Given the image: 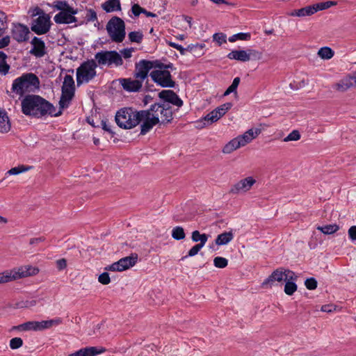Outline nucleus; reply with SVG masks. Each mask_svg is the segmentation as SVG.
<instances>
[{"label": "nucleus", "instance_id": "obj_1", "mask_svg": "<svg viewBox=\"0 0 356 356\" xmlns=\"http://www.w3.org/2000/svg\"><path fill=\"white\" fill-rule=\"evenodd\" d=\"M56 111L51 103L38 95H29L22 101V111L28 116L42 118L46 115L54 117L62 115L61 110L58 112Z\"/></svg>", "mask_w": 356, "mask_h": 356}, {"label": "nucleus", "instance_id": "obj_2", "mask_svg": "<svg viewBox=\"0 0 356 356\" xmlns=\"http://www.w3.org/2000/svg\"><path fill=\"white\" fill-rule=\"evenodd\" d=\"M40 87L39 78L33 73H24L16 78L12 84L11 92L23 97L26 92L34 91Z\"/></svg>", "mask_w": 356, "mask_h": 356}, {"label": "nucleus", "instance_id": "obj_3", "mask_svg": "<svg viewBox=\"0 0 356 356\" xmlns=\"http://www.w3.org/2000/svg\"><path fill=\"white\" fill-rule=\"evenodd\" d=\"M145 113L136 111L131 108H122L120 109L115 117L117 124L123 129H131L140 124L139 116H143Z\"/></svg>", "mask_w": 356, "mask_h": 356}, {"label": "nucleus", "instance_id": "obj_4", "mask_svg": "<svg viewBox=\"0 0 356 356\" xmlns=\"http://www.w3.org/2000/svg\"><path fill=\"white\" fill-rule=\"evenodd\" d=\"M38 272V268L30 266H21L12 270H5L0 273V284H5L23 277L34 275Z\"/></svg>", "mask_w": 356, "mask_h": 356}, {"label": "nucleus", "instance_id": "obj_5", "mask_svg": "<svg viewBox=\"0 0 356 356\" xmlns=\"http://www.w3.org/2000/svg\"><path fill=\"white\" fill-rule=\"evenodd\" d=\"M106 29L111 40L116 43L122 42L126 36L125 23L119 17L113 16L107 22Z\"/></svg>", "mask_w": 356, "mask_h": 356}, {"label": "nucleus", "instance_id": "obj_6", "mask_svg": "<svg viewBox=\"0 0 356 356\" xmlns=\"http://www.w3.org/2000/svg\"><path fill=\"white\" fill-rule=\"evenodd\" d=\"M97 63L93 59L83 62L76 69V84L78 86L87 83L97 75Z\"/></svg>", "mask_w": 356, "mask_h": 356}, {"label": "nucleus", "instance_id": "obj_7", "mask_svg": "<svg viewBox=\"0 0 356 356\" xmlns=\"http://www.w3.org/2000/svg\"><path fill=\"white\" fill-rule=\"evenodd\" d=\"M74 81L72 76L65 75L62 86V93L59 101V110L67 108L74 96Z\"/></svg>", "mask_w": 356, "mask_h": 356}, {"label": "nucleus", "instance_id": "obj_8", "mask_svg": "<svg viewBox=\"0 0 356 356\" xmlns=\"http://www.w3.org/2000/svg\"><path fill=\"white\" fill-rule=\"evenodd\" d=\"M95 60L97 66L107 65L108 66H121L123 64L122 56L116 51H100L95 54Z\"/></svg>", "mask_w": 356, "mask_h": 356}, {"label": "nucleus", "instance_id": "obj_9", "mask_svg": "<svg viewBox=\"0 0 356 356\" xmlns=\"http://www.w3.org/2000/svg\"><path fill=\"white\" fill-rule=\"evenodd\" d=\"M152 117L161 118V124H165L171 122L173 119L172 107L166 103H156L151 105L149 109Z\"/></svg>", "mask_w": 356, "mask_h": 356}, {"label": "nucleus", "instance_id": "obj_10", "mask_svg": "<svg viewBox=\"0 0 356 356\" xmlns=\"http://www.w3.org/2000/svg\"><path fill=\"white\" fill-rule=\"evenodd\" d=\"M149 76L155 83L163 88H174L175 86V82L172 80L169 70L154 68L150 72Z\"/></svg>", "mask_w": 356, "mask_h": 356}, {"label": "nucleus", "instance_id": "obj_11", "mask_svg": "<svg viewBox=\"0 0 356 356\" xmlns=\"http://www.w3.org/2000/svg\"><path fill=\"white\" fill-rule=\"evenodd\" d=\"M159 63H156L155 60H148L143 59L135 63V70L134 76L136 79H140L142 81H145L149 75L150 70H153L154 68L159 67Z\"/></svg>", "mask_w": 356, "mask_h": 356}, {"label": "nucleus", "instance_id": "obj_12", "mask_svg": "<svg viewBox=\"0 0 356 356\" xmlns=\"http://www.w3.org/2000/svg\"><path fill=\"white\" fill-rule=\"evenodd\" d=\"M51 25L50 17L46 14L33 19L31 24V29L37 35H43L49 32Z\"/></svg>", "mask_w": 356, "mask_h": 356}, {"label": "nucleus", "instance_id": "obj_13", "mask_svg": "<svg viewBox=\"0 0 356 356\" xmlns=\"http://www.w3.org/2000/svg\"><path fill=\"white\" fill-rule=\"evenodd\" d=\"M137 260L138 255L136 254H132L130 256L120 259L117 262H115L106 268V269L111 271H123L134 266L137 262Z\"/></svg>", "mask_w": 356, "mask_h": 356}, {"label": "nucleus", "instance_id": "obj_14", "mask_svg": "<svg viewBox=\"0 0 356 356\" xmlns=\"http://www.w3.org/2000/svg\"><path fill=\"white\" fill-rule=\"evenodd\" d=\"M140 112L145 113L143 116H139L140 123L143 122L140 125V134L145 135L149 132L152 127L160 122L157 117H152L150 111H140Z\"/></svg>", "mask_w": 356, "mask_h": 356}, {"label": "nucleus", "instance_id": "obj_15", "mask_svg": "<svg viewBox=\"0 0 356 356\" xmlns=\"http://www.w3.org/2000/svg\"><path fill=\"white\" fill-rule=\"evenodd\" d=\"M255 183L256 180L252 177H248L234 184L229 190V193L236 195L241 193H245L250 190Z\"/></svg>", "mask_w": 356, "mask_h": 356}, {"label": "nucleus", "instance_id": "obj_16", "mask_svg": "<svg viewBox=\"0 0 356 356\" xmlns=\"http://www.w3.org/2000/svg\"><path fill=\"white\" fill-rule=\"evenodd\" d=\"M78 13L77 9H74L70 7L63 12H59L54 16V21L56 24H71L77 22L76 18L74 17Z\"/></svg>", "mask_w": 356, "mask_h": 356}, {"label": "nucleus", "instance_id": "obj_17", "mask_svg": "<svg viewBox=\"0 0 356 356\" xmlns=\"http://www.w3.org/2000/svg\"><path fill=\"white\" fill-rule=\"evenodd\" d=\"M122 88L129 92H139L142 88L143 81L140 79L122 78L119 79Z\"/></svg>", "mask_w": 356, "mask_h": 356}, {"label": "nucleus", "instance_id": "obj_18", "mask_svg": "<svg viewBox=\"0 0 356 356\" xmlns=\"http://www.w3.org/2000/svg\"><path fill=\"white\" fill-rule=\"evenodd\" d=\"M30 33L29 28L22 24H14L12 29V36L19 42L26 41Z\"/></svg>", "mask_w": 356, "mask_h": 356}, {"label": "nucleus", "instance_id": "obj_19", "mask_svg": "<svg viewBox=\"0 0 356 356\" xmlns=\"http://www.w3.org/2000/svg\"><path fill=\"white\" fill-rule=\"evenodd\" d=\"M284 268H279L275 270L264 281L261 285L263 288H271L275 282L284 281Z\"/></svg>", "mask_w": 356, "mask_h": 356}, {"label": "nucleus", "instance_id": "obj_20", "mask_svg": "<svg viewBox=\"0 0 356 356\" xmlns=\"http://www.w3.org/2000/svg\"><path fill=\"white\" fill-rule=\"evenodd\" d=\"M159 97L165 101L164 103L168 104L170 103L178 107H181L183 105V101L173 90H163L159 93Z\"/></svg>", "mask_w": 356, "mask_h": 356}, {"label": "nucleus", "instance_id": "obj_21", "mask_svg": "<svg viewBox=\"0 0 356 356\" xmlns=\"http://www.w3.org/2000/svg\"><path fill=\"white\" fill-rule=\"evenodd\" d=\"M33 47L30 51L32 55L36 57H42L46 54L45 44L44 41L38 37H34L31 42Z\"/></svg>", "mask_w": 356, "mask_h": 356}, {"label": "nucleus", "instance_id": "obj_22", "mask_svg": "<svg viewBox=\"0 0 356 356\" xmlns=\"http://www.w3.org/2000/svg\"><path fill=\"white\" fill-rule=\"evenodd\" d=\"M356 86V72L352 75L347 76L344 79H341L337 84V89L338 90L344 92L350 88Z\"/></svg>", "mask_w": 356, "mask_h": 356}, {"label": "nucleus", "instance_id": "obj_23", "mask_svg": "<svg viewBox=\"0 0 356 356\" xmlns=\"http://www.w3.org/2000/svg\"><path fill=\"white\" fill-rule=\"evenodd\" d=\"M106 349L104 348H98L97 347L90 346L81 348L68 356H95L105 352Z\"/></svg>", "mask_w": 356, "mask_h": 356}, {"label": "nucleus", "instance_id": "obj_24", "mask_svg": "<svg viewBox=\"0 0 356 356\" xmlns=\"http://www.w3.org/2000/svg\"><path fill=\"white\" fill-rule=\"evenodd\" d=\"M261 132V130L259 128L250 129L243 135L238 136L237 138L241 141V143L243 144V146H245L246 144L250 143L253 139L257 138Z\"/></svg>", "mask_w": 356, "mask_h": 356}, {"label": "nucleus", "instance_id": "obj_25", "mask_svg": "<svg viewBox=\"0 0 356 356\" xmlns=\"http://www.w3.org/2000/svg\"><path fill=\"white\" fill-rule=\"evenodd\" d=\"M36 326V331L38 330H43L45 329H48L54 325H58L62 323V319L60 318H55L54 319L47 320V321H35Z\"/></svg>", "mask_w": 356, "mask_h": 356}, {"label": "nucleus", "instance_id": "obj_26", "mask_svg": "<svg viewBox=\"0 0 356 356\" xmlns=\"http://www.w3.org/2000/svg\"><path fill=\"white\" fill-rule=\"evenodd\" d=\"M102 8L106 13H113L122 10L120 0H106L102 4Z\"/></svg>", "mask_w": 356, "mask_h": 356}, {"label": "nucleus", "instance_id": "obj_27", "mask_svg": "<svg viewBox=\"0 0 356 356\" xmlns=\"http://www.w3.org/2000/svg\"><path fill=\"white\" fill-rule=\"evenodd\" d=\"M315 13H316V9L315 8L314 4L298 10H294L289 13V15L302 17L305 16H310Z\"/></svg>", "mask_w": 356, "mask_h": 356}, {"label": "nucleus", "instance_id": "obj_28", "mask_svg": "<svg viewBox=\"0 0 356 356\" xmlns=\"http://www.w3.org/2000/svg\"><path fill=\"white\" fill-rule=\"evenodd\" d=\"M227 57L230 60H236L241 62L249 61V57L245 50H232Z\"/></svg>", "mask_w": 356, "mask_h": 356}, {"label": "nucleus", "instance_id": "obj_29", "mask_svg": "<svg viewBox=\"0 0 356 356\" xmlns=\"http://www.w3.org/2000/svg\"><path fill=\"white\" fill-rule=\"evenodd\" d=\"M11 127L9 118L3 109H0V132L7 133Z\"/></svg>", "mask_w": 356, "mask_h": 356}, {"label": "nucleus", "instance_id": "obj_30", "mask_svg": "<svg viewBox=\"0 0 356 356\" xmlns=\"http://www.w3.org/2000/svg\"><path fill=\"white\" fill-rule=\"evenodd\" d=\"M234 238V234L232 231L225 232L216 237L215 243L218 245H224L229 243Z\"/></svg>", "mask_w": 356, "mask_h": 356}, {"label": "nucleus", "instance_id": "obj_31", "mask_svg": "<svg viewBox=\"0 0 356 356\" xmlns=\"http://www.w3.org/2000/svg\"><path fill=\"white\" fill-rule=\"evenodd\" d=\"M241 147H243V144L241 143V141H239L236 137L230 140L224 146L222 149V152L225 154H230L233 151L240 148Z\"/></svg>", "mask_w": 356, "mask_h": 356}, {"label": "nucleus", "instance_id": "obj_32", "mask_svg": "<svg viewBox=\"0 0 356 356\" xmlns=\"http://www.w3.org/2000/svg\"><path fill=\"white\" fill-rule=\"evenodd\" d=\"M208 238L209 236L207 234H200V232L197 230L193 231L192 232L191 239L193 242L200 241V243H198V245L204 246L208 240Z\"/></svg>", "mask_w": 356, "mask_h": 356}, {"label": "nucleus", "instance_id": "obj_33", "mask_svg": "<svg viewBox=\"0 0 356 356\" xmlns=\"http://www.w3.org/2000/svg\"><path fill=\"white\" fill-rule=\"evenodd\" d=\"M316 229L326 235L332 234L339 229V226L337 224H330L324 226H318Z\"/></svg>", "mask_w": 356, "mask_h": 356}, {"label": "nucleus", "instance_id": "obj_34", "mask_svg": "<svg viewBox=\"0 0 356 356\" xmlns=\"http://www.w3.org/2000/svg\"><path fill=\"white\" fill-rule=\"evenodd\" d=\"M8 26L7 15L5 13L0 10V37L6 33Z\"/></svg>", "mask_w": 356, "mask_h": 356}, {"label": "nucleus", "instance_id": "obj_35", "mask_svg": "<svg viewBox=\"0 0 356 356\" xmlns=\"http://www.w3.org/2000/svg\"><path fill=\"white\" fill-rule=\"evenodd\" d=\"M334 51L328 47H321L318 51V55L321 58L326 60L332 58L334 56Z\"/></svg>", "mask_w": 356, "mask_h": 356}, {"label": "nucleus", "instance_id": "obj_36", "mask_svg": "<svg viewBox=\"0 0 356 356\" xmlns=\"http://www.w3.org/2000/svg\"><path fill=\"white\" fill-rule=\"evenodd\" d=\"M7 56L3 51H0V73L6 75L10 69L9 65L6 63Z\"/></svg>", "mask_w": 356, "mask_h": 356}, {"label": "nucleus", "instance_id": "obj_37", "mask_svg": "<svg viewBox=\"0 0 356 356\" xmlns=\"http://www.w3.org/2000/svg\"><path fill=\"white\" fill-rule=\"evenodd\" d=\"M172 237L177 241L185 238L186 234L182 227L177 226L172 230Z\"/></svg>", "mask_w": 356, "mask_h": 356}, {"label": "nucleus", "instance_id": "obj_38", "mask_svg": "<svg viewBox=\"0 0 356 356\" xmlns=\"http://www.w3.org/2000/svg\"><path fill=\"white\" fill-rule=\"evenodd\" d=\"M35 321H28L26 323H22L17 326H15L13 329H17L19 330H35L36 331V326L35 325Z\"/></svg>", "mask_w": 356, "mask_h": 356}, {"label": "nucleus", "instance_id": "obj_39", "mask_svg": "<svg viewBox=\"0 0 356 356\" xmlns=\"http://www.w3.org/2000/svg\"><path fill=\"white\" fill-rule=\"evenodd\" d=\"M129 40L131 42L140 44L143 38V34L140 31H131L128 34Z\"/></svg>", "mask_w": 356, "mask_h": 356}, {"label": "nucleus", "instance_id": "obj_40", "mask_svg": "<svg viewBox=\"0 0 356 356\" xmlns=\"http://www.w3.org/2000/svg\"><path fill=\"white\" fill-rule=\"evenodd\" d=\"M250 39V33H238L234 34L229 38V41L230 42H234L237 40H248Z\"/></svg>", "mask_w": 356, "mask_h": 356}, {"label": "nucleus", "instance_id": "obj_41", "mask_svg": "<svg viewBox=\"0 0 356 356\" xmlns=\"http://www.w3.org/2000/svg\"><path fill=\"white\" fill-rule=\"evenodd\" d=\"M32 168L31 166H24V165H18L17 167H15V168H12L10 170H9L8 172H7V174L8 175H18V174H20L22 172H26L27 170H29V169Z\"/></svg>", "mask_w": 356, "mask_h": 356}, {"label": "nucleus", "instance_id": "obj_42", "mask_svg": "<svg viewBox=\"0 0 356 356\" xmlns=\"http://www.w3.org/2000/svg\"><path fill=\"white\" fill-rule=\"evenodd\" d=\"M297 288L295 282H286L284 291L288 296H292L297 291Z\"/></svg>", "mask_w": 356, "mask_h": 356}, {"label": "nucleus", "instance_id": "obj_43", "mask_svg": "<svg viewBox=\"0 0 356 356\" xmlns=\"http://www.w3.org/2000/svg\"><path fill=\"white\" fill-rule=\"evenodd\" d=\"M233 104L231 102H227L225 104H223L220 105V106L215 108L216 111L218 113V114L220 115V117H222L232 107Z\"/></svg>", "mask_w": 356, "mask_h": 356}, {"label": "nucleus", "instance_id": "obj_44", "mask_svg": "<svg viewBox=\"0 0 356 356\" xmlns=\"http://www.w3.org/2000/svg\"><path fill=\"white\" fill-rule=\"evenodd\" d=\"M213 264L216 268H224L228 264V260L222 257H216L213 259Z\"/></svg>", "mask_w": 356, "mask_h": 356}, {"label": "nucleus", "instance_id": "obj_45", "mask_svg": "<svg viewBox=\"0 0 356 356\" xmlns=\"http://www.w3.org/2000/svg\"><path fill=\"white\" fill-rule=\"evenodd\" d=\"M298 279V276L291 270L284 268V281L285 282H295Z\"/></svg>", "mask_w": 356, "mask_h": 356}, {"label": "nucleus", "instance_id": "obj_46", "mask_svg": "<svg viewBox=\"0 0 356 356\" xmlns=\"http://www.w3.org/2000/svg\"><path fill=\"white\" fill-rule=\"evenodd\" d=\"M23 345V340L20 337H15L10 341V347L13 350L19 348Z\"/></svg>", "mask_w": 356, "mask_h": 356}, {"label": "nucleus", "instance_id": "obj_47", "mask_svg": "<svg viewBox=\"0 0 356 356\" xmlns=\"http://www.w3.org/2000/svg\"><path fill=\"white\" fill-rule=\"evenodd\" d=\"M336 4L334 1H325L321 2L316 4H314L315 8L316 9V12L318 10H325L327 8H330L332 6Z\"/></svg>", "mask_w": 356, "mask_h": 356}, {"label": "nucleus", "instance_id": "obj_48", "mask_svg": "<svg viewBox=\"0 0 356 356\" xmlns=\"http://www.w3.org/2000/svg\"><path fill=\"white\" fill-rule=\"evenodd\" d=\"M203 245H200L198 244L195 245L193 247H192L189 251L188 252L187 255L181 258V260H184V259L187 258L188 257H193L197 254V253L200 252V250L203 248Z\"/></svg>", "mask_w": 356, "mask_h": 356}, {"label": "nucleus", "instance_id": "obj_49", "mask_svg": "<svg viewBox=\"0 0 356 356\" xmlns=\"http://www.w3.org/2000/svg\"><path fill=\"white\" fill-rule=\"evenodd\" d=\"M220 118V115L216 111L213 110L204 117V120L209 121L211 123L218 121Z\"/></svg>", "mask_w": 356, "mask_h": 356}, {"label": "nucleus", "instance_id": "obj_50", "mask_svg": "<svg viewBox=\"0 0 356 356\" xmlns=\"http://www.w3.org/2000/svg\"><path fill=\"white\" fill-rule=\"evenodd\" d=\"M86 22H95L97 20V13L93 9H87L86 14Z\"/></svg>", "mask_w": 356, "mask_h": 356}, {"label": "nucleus", "instance_id": "obj_51", "mask_svg": "<svg viewBox=\"0 0 356 356\" xmlns=\"http://www.w3.org/2000/svg\"><path fill=\"white\" fill-rule=\"evenodd\" d=\"M305 285L309 290H314L317 288L318 282L314 277L307 278L305 281Z\"/></svg>", "mask_w": 356, "mask_h": 356}, {"label": "nucleus", "instance_id": "obj_52", "mask_svg": "<svg viewBox=\"0 0 356 356\" xmlns=\"http://www.w3.org/2000/svg\"><path fill=\"white\" fill-rule=\"evenodd\" d=\"M300 138V134L298 131L293 130L286 138H284V142L296 141Z\"/></svg>", "mask_w": 356, "mask_h": 356}, {"label": "nucleus", "instance_id": "obj_53", "mask_svg": "<svg viewBox=\"0 0 356 356\" xmlns=\"http://www.w3.org/2000/svg\"><path fill=\"white\" fill-rule=\"evenodd\" d=\"M54 6L60 12L65 11L66 9L70 8L71 6L65 1H54Z\"/></svg>", "mask_w": 356, "mask_h": 356}, {"label": "nucleus", "instance_id": "obj_54", "mask_svg": "<svg viewBox=\"0 0 356 356\" xmlns=\"http://www.w3.org/2000/svg\"><path fill=\"white\" fill-rule=\"evenodd\" d=\"M213 41L216 42L219 45L226 43V35L222 33H217L213 35Z\"/></svg>", "mask_w": 356, "mask_h": 356}, {"label": "nucleus", "instance_id": "obj_55", "mask_svg": "<svg viewBox=\"0 0 356 356\" xmlns=\"http://www.w3.org/2000/svg\"><path fill=\"white\" fill-rule=\"evenodd\" d=\"M246 51L249 57V60L250 59L259 60L261 58L262 54L255 49H248Z\"/></svg>", "mask_w": 356, "mask_h": 356}, {"label": "nucleus", "instance_id": "obj_56", "mask_svg": "<svg viewBox=\"0 0 356 356\" xmlns=\"http://www.w3.org/2000/svg\"><path fill=\"white\" fill-rule=\"evenodd\" d=\"M98 281L104 285L108 284L111 282L109 274L106 272L100 274L98 277Z\"/></svg>", "mask_w": 356, "mask_h": 356}, {"label": "nucleus", "instance_id": "obj_57", "mask_svg": "<svg viewBox=\"0 0 356 356\" xmlns=\"http://www.w3.org/2000/svg\"><path fill=\"white\" fill-rule=\"evenodd\" d=\"M204 47V44H191L188 45L187 47L184 48L185 54L188 51L191 52V53H194V52H195V50L197 49H200V50H202Z\"/></svg>", "mask_w": 356, "mask_h": 356}, {"label": "nucleus", "instance_id": "obj_58", "mask_svg": "<svg viewBox=\"0 0 356 356\" xmlns=\"http://www.w3.org/2000/svg\"><path fill=\"white\" fill-rule=\"evenodd\" d=\"M168 44L170 47H173V48L176 49L177 50H178L181 55H185L184 47H183L181 45L177 44L175 42H170V41L168 42Z\"/></svg>", "mask_w": 356, "mask_h": 356}, {"label": "nucleus", "instance_id": "obj_59", "mask_svg": "<svg viewBox=\"0 0 356 356\" xmlns=\"http://www.w3.org/2000/svg\"><path fill=\"white\" fill-rule=\"evenodd\" d=\"M134 51V48H127V49H123L122 50L120 51V53L122 54V56L125 58V59H127V58H129L131 57L132 56V52Z\"/></svg>", "mask_w": 356, "mask_h": 356}, {"label": "nucleus", "instance_id": "obj_60", "mask_svg": "<svg viewBox=\"0 0 356 356\" xmlns=\"http://www.w3.org/2000/svg\"><path fill=\"white\" fill-rule=\"evenodd\" d=\"M143 8L140 7L138 4H134L131 7L132 13L138 17L140 13L143 12Z\"/></svg>", "mask_w": 356, "mask_h": 356}, {"label": "nucleus", "instance_id": "obj_61", "mask_svg": "<svg viewBox=\"0 0 356 356\" xmlns=\"http://www.w3.org/2000/svg\"><path fill=\"white\" fill-rule=\"evenodd\" d=\"M349 238L355 241H356V226H351L348 231Z\"/></svg>", "mask_w": 356, "mask_h": 356}, {"label": "nucleus", "instance_id": "obj_62", "mask_svg": "<svg viewBox=\"0 0 356 356\" xmlns=\"http://www.w3.org/2000/svg\"><path fill=\"white\" fill-rule=\"evenodd\" d=\"M30 13H31V15L33 17H36V16L40 17V15H43L47 14L44 12L43 10H42L41 8H40L38 7L33 8L32 10L30 11Z\"/></svg>", "mask_w": 356, "mask_h": 356}, {"label": "nucleus", "instance_id": "obj_63", "mask_svg": "<svg viewBox=\"0 0 356 356\" xmlns=\"http://www.w3.org/2000/svg\"><path fill=\"white\" fill-rule=\"evenodd\" d=\"M56 263V267L59 270H62L67 267V260L65 259H60Z\"/></svg>", "mask_w": 356, "mask_h": 356}, {"label": "nucleus", "instance_id": "obj_64", "mask_svg": "<svg viewBox=\"0 0 356 356\" xmlns=\"http://www.w3.org/2000/svg\"><path fill=\"white\" fill-rule=\"evenodd\" d=\"M336 309V306L334 305H325L321 307V310L324 312L330 313Z\"/></svg>", "mask_w": 356, "mask_h": 356}]
</instances>
